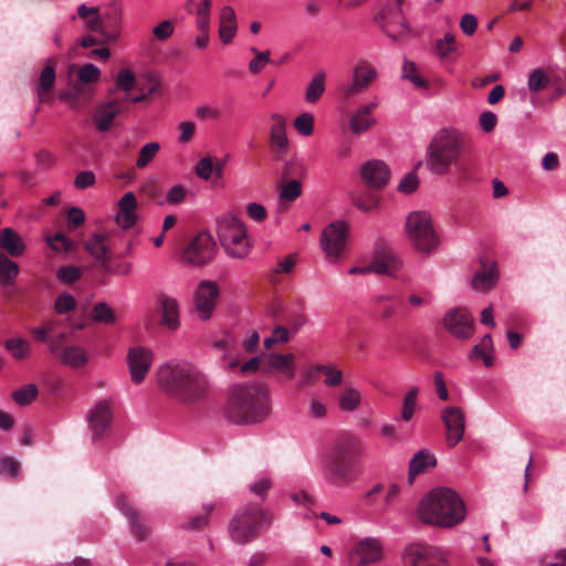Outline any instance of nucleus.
<instances>
[{
	"mask_svg": "<svg viewBox=\"0 0 566 566\" xmlns=\"http://www.w3.org/2000/svg\"><path fill=\"white\" fill-rule=\"evenodd\" d=\"M4 347L17 360L25 359L31 352L30 343L21 337H13L7 339L4 343Z\"/></svg>",
	"mask_w": 566,
	"mask_h": 566,
	"instance_id": "nucleus-44",
	"label": "nucleus"
},
{
	"mask_svg": "<svg viewBox=\"0 0 566 566\" xmlns=\"http://www.w3.org/2000/svg\"><path fill=\"white\" fill-rule=\"evenodd\" d=\"M75 306V298L69 293H62L56 297L54 308L56 313L65 314L73 311Z\"/></svg>",
	"mask_w": 566,
	"mask_h": 566,
	"instance_id": "nucleus-64",
	"label": "nucleus"
},
{
	"mask_svg": "<svg viewBox=\"0 0 566 566\" xmlns=\"http://www.w3.org/2000/svg\"><path fill=\"white\" fill-rule=\"evenodd\" d=\"M0 249L12 258H18L24 253L25 244L15 230L12 228H3L0 230Z\"/></svg>",
	"mask_w": 566,
	"mask_h": 566,
	"instance_id": "nucleus-34",
	"label": "nucleus"
},
{
	"mask_svg": "<svg viewBox=\"0 0 566 566\" xmlns=\"http://www.w3.org/2000/svg\"><path fill=\"white\" fill-rule=\"evenodd\" d=\"M272 521V514L259 504L244 505L232 516L229 536L237 544H248L259 536L262 526H270Z\"/></svg>",
	"mask_w": 566,
	"mask_h": 566,
	"instance_id": "nucleus-5",
	"label": "nucleus"
},
{
	"mask_svg": "<svg viewBox=\"0 0 566 566\" xmlns=\"http://www.w3.org/2000/svg\"><path fill=\"white\" fill-rule=\"evenodd\" d=\"M154 360L151 349L144 346H134L128 349L126 363L133 382L140 384L148 374Z\"/></svg>",
	"mask_w": 566,
	"mask_h": 566,
	"instance_id": "nucleus-14",
	"label": "nucleus"
},
{
	"mask_svg": "<svg viewBox=\"0 0 566 566\" xmlns=\"http://www.w3.org/2000/svg\"><path fill=\"white\" fill-rule=\"evenodd\" d=\"M158 388L184 405H197L208 399L210 380L197 365L172 360L160 365L156 373Z\"/></svg>",
	"mask_w": 566,
	"mask_h": 566,
	"instance_id": "nucleus-1",
	"label": "nucleus"
},
{
	"mask_svg": "<svg viewBox=\"0 0 566 566\" xmlns=\"http://www.w3.org/2000/svg\"><path fill=\"white\" fill-rule=\"evenodd\" d=\"M443 324L458 338H469L473 334V317L467 310L457 308L448 312Z\"/></svg>",
	"mask_w": 566,
	"mask_h": 566,
	"instance_id": "nucleus-24",
	"label": "nucleus"
},
{
	"mask_svg": "<svg viewBox=\"0 0 566 566\" xmlns=\"http://www.w3.org/2000/svg\"><path fill=\"white\" fill-rule=\"evenodd\" d=\"M437 465V459L427 449L418 451L409 462L408 482L411 484L416 476Z\"/></svg>",
	"mask_w": 566,
	"mask_h": 566,
	"instance_id": "nucleus-33",
	"label": "nucleus"
},
{
	"mask_svg": "<svg viewBox=\"0 0 566 566\" xmlns=\"http://www.w3.org/2000/svg\"><path fill=\"white\" fill-rule=\"evenodd\" d=\"M216 505L213 503H205L202 510L205 514L192 517L184 527L187 530L198 531L206 527L209 523V515L213 512Z\"/></svg>",
	"mask_w": 566,
	"mask_h": 566,
	"instance_id": "nucleus-52",
	"label": "nucleus"
},
{
	"mask_svg": "<svg viewBox=\"0 0 566 566\" xmlns=\"http://www.w3.org/2000/svg\"><path fill=\"white\" fill-rule=\"evenodd\" d=\"M493 342L490 334L482 337L479 344H476L471 352L470 358H481L485 367L493 366Z\"/></svg>",
	"mask_w": 566,
	"mask_h": 566,
	"instance_id": "nucleus-40",
	"label": "nucleus"
},
{
	"mask_svg": "<svg viewBox=\"0 0 566 566\" xmlns=\"http://www.w3.org/2000/svg\"><path fill=\"white\" fill-rule=\"evenodd\" d=\"M349 226L342 220L328 223L322 231L319 247L329 263H339L348 250Z\"/></svg>",
	"mask_w": 566,
	"mask_h": 566,
	"instance_id": "nucleus-10",
	"label": "nucleus"
},
{
	"mask_svg": "<svg viewBox=\"0 0 566 566\" xmlns=\"http://www.w3.org/2000/svg\"><path fill=\"white\" fill-rule=\"evenodd\" d=\"M46 242L50 248L56 252H70L74 248L73 241L66 238L63 233H56L53 237H48Z\"/></svg>",
	"mask_w": 566,
	"mask_h": 566,
	"instance_id": "nucleus-60",
	"label": "nucleus"
},
{
	"mask_svg": "<svg viewBox=\"0 0 566 566\" xmlns=\"http://www.w3.org/2000/svg\"><path fill=\"white\" fill-rule=\"evenodd\" d=\"M384 558V546L379 538L365 537L356 541V566H376Z\"/></svg>",
	"mask_w": 566,
	"mask_h": 566,
	"instance_id": "nucleus-19",
	"label": "nucleus"
},
{
	"mask_svg": "<svg viewBox=\"0 0 566 566\" xmlns=\"http://www.w3.org/2000/svg\"><path fill=\"white\" fill-rule=\"evenodd\" d=\"M117 506L130 522V532L138 541H145L149 535V527L144 523L139 512L132 507L127 499L120 495L117 499Z\"/></svg>",
	"mask_w": 566,
	"mask_h": 566,
	"instance_id": "nucleus-28",
	"label": "nucleus"
},
{
	"mask_svg": "<svg viewBox=\"0 0 566 566\" xmlns=\"http://www.w3.org/2000/svg\"><path fill=\"white\" fill-rule=\"evenodd\" d=\"M219 296V287L217 283L211 281H202L198 285L195 295L196 311L200 318L209 319Z\"/></svg>",
	"mask_w": 566,
	"mask_h": 566,
	"instance_id": "nucleus-21",
	"label": "nucleus"
},
{
	"mask_svg": "<svg viewBox=\"0 0 566 566\" xmlns=\"http://www.w3.org/2000/svg\"><path fill=\"white\" fill-rule=\"evenodd\" d=\"M38 396V387L33 384H29L19 388L12 392V399L19 406L29 405Z\"/></svg>",
	"mask_w": 566,
	"mask_h": 566,
	"instance_id": "nucleus-50",
	"label": "nucleus"
},
{
	"mask_svg": "<svg viewBox=\"0 0 566 566\" xmlns=\"http://www.w3.org/2000/svg\"><path fill=\"white\" fill-rule=\"evenodd\" d=\"M76 15L84 21V25L88 31L102 35L103 25L98 7H87L84 3L80 4L76 10Z\"/></svg>",
	"mask_w": 566,
	"mask_h": 566,
	"instance_id": "nucleus-36",
	"label": "nucleus"
},
{
	"mask_svg": "<svg viewBox=\"0 0 566 566\" xmlns=\"http://www.w3.org/2000/svg\"><path fill=\"white\" fill-rule=\"evenodd\" d=\"M418 516L426 524L452 527L464 518L465 506L455 491L434 489L420 502Z\"/></svg>",
	"mask_w": 566,
	"mask_h": 566,
	"instance_id": "nucleus-3",
	"label": "nucleus"
},
{
	"mask_svg": "<svg viewBox=\"0 0 566 566\" xmlns=\"http://www.w3.org/2000/svg\"><path fill=\"white\" fill-rule=\"evenodd\" d=\"M62 365L71 368L84 367L88 361L87 353L77 345H66L64 342L60 350L54 355Z\"/></svg>",
	"mask_w": 566,
	"mask_h": 566,
	"instance_id": "nucleus-32",
	"label": "nucleus"
},
{
	"mask_svg": "<svg viewBox=\"0 0 566 566\" xmlns=\"http://www.w3.org/2000/svg\"><path fill=\"white\" fill-rule=\"evenodd\" d=\"M135 90L138 92V94L135 96L130 95L128 103L137 104V103L146 101L148 98V96H150V95H159L160 94V83L155 78H150L148 90H145L143 86H140L139 83H137V87H135Z\"/></svg>",
	"mask_w": 566,
	"mask_h": 566,
	"instance_id": "nucleus-51",
	"label": "nucleus"
},
{
	"mask_svg": "<svg viewBox=\"0 0 566 566\" xmlns=\"http://www.w3.org/2000/svg\"><path fill=\"white\" fill-rule=\"evenodd\" d=\"M223 368L227 370H235L239 368L240 374L250 375L259 369L263 370V354L260 356L252 357L245 363H241L240 358L224 355L222 358Z\"/></svg>",
	"mask_w": 566,
	"mask_h": 566,
	"instance_id": "nucleus-35",
	"label": "nucleus"
},
{
	"mask_svg": "<svg viewBox=\"0 0 566 566\" xmlns=\"http://www.w3.org/2000/svg\"><path fill=\"white\" fill-rule=\"evenodd\" d=\"M250 51L254 54V57L249 62V72L259 74L271 62L270 51H259L256 48H251Z\"/></svg>",
	"mask_w": 566,
	"mask_h": 566,
	"instance_id": "nucleus-49",
	"label": "nucleus"
},
{
	"mask_svg": "<svg viewBox=\"0 0 566 566\" xmlns=\"http://www.w3.org/2000/svg\"><path fill=\"white\" fill-rule=\"evenodd\" d=\"M405 566H444L441 553L431 546L410 545L403 555Z\"/></svg>",
	"mask_w": 566,
	"mask_h": 566,
	"instance_id": "nucleus-17",
	"label": "nucleus"
},
{
	"mask_svg": "<svg viewBox=\"0 0 566 566\" xmlns=\"http://www.w3.org/2000/svg\"><path fill=\"white\" fill-rule=\"evenodd\" d=\"M137 199L133 192H126L118 201L115 221L123 229L132 228L137 221Z\"/></svg>",
	"mask_w": 566,
	"mask_h": 566,
	"instance_id": "nucleus-30",
	"label": "nucleus"
},
{
	"mask_svg": "<svg viewBox=\"0 0 566 566\" xmlns=\"http://www.w3.org/2000/svg\"><path fill=\"white\" fill-rule=\"evenodd\" d=\"M214 241L208 232H200L190 240L182 252V261L191 265H203L214 254Z\"/></svg>",
	"mask_w": 566,
	"mask_h": 566,
	"instance_id": "nucleus-12",
	"label": "nucleus"
},
{
	"mask_svg": "<svg viewBox=\"0 0 566 566\" xmlns=\"http://www.w3.org/2000/svg\"><path fill=\"white\" fill-rule=\"evenodd\" d=\"M302 195V182L297 179L286 181L280 187V200L292 202Z\"/></svg>",
	"mask_w": 566,
	"mask_h": 566,
	"instance_id": "nucleus-46",
	"label": "nucleus"
},
{
	"mask_svg": "<svg viewBox=\"0 0 566 566\" xmlns=\"http://www.w3.org/2000/svg\"><path fill=\"white\" fill-rule=\"evenodd\" d=\"M94 95L92 86L73 82L67 88L60 92L59 98L65 102L72 109L80 111L88 104Z\"/></svg>",
	"mask_w": 566,
	"mask_h": 566,
	"instance_id": "nucleus-27",
	"label": "nucleus"
},
{
	"mask_svg": "<svg viewBox=\"0 0 566 566\" xmlns=\"http://www.w3.org/2000/svg\"><path fill=\"white\" fill-rule=\"evenodd\" d=\"M273 124L270 128L271 148L276 154H283L287 149L289 140L286 137V120L280 114H272Z\"/></svg>",
	"mask_w": 566,
	"mask_h": 566,
	"instance_id": "nucleus-31",
	"label": "nucleus"
},
{
	"mask_svg": "<svg viewBox=\"0 0 566 566\" xmlns=\"http://www.w3.org/2000/svg\"><path fill=\"white\" fill-rule=\"evenodd\" d=\"M326 75L324 72H317L312 77L305 88L304 98L308 104H315L319 101L325 92Z\"/></svg>",
	"mask_w": 566,
	"mask_h": 566,
	"instance_id": "nucleus-41",
	"label": "nucleus"
},
{
	"mask_svg": "<svg viewBox=\"0 0 566 566\" xmlns=\"http://www.w3.org/2000/svg\"><path fill=\"white\" fill-rule=\"evenodd\" d=\"M61 324L57 319H49L42 325L30 328V333L36 342L48 344L49 352L55 355L66 342L67 334L59 331Z\"/></svg>",
	"mask_w": 566,
	"mask_h": 566,
	"instance_id": "nucleus-15",
	"label": "nucleus"
},
{
	"mask_svg": "<svg viewBox=\"0 0 566 566\" xmlns=\"http://www.w3.org/2000/svg\"><path fill=\"white\" fill-rule=\"evenodd\" d=\"M137 81L134 73L129 70H122L116 76V85L113 92L123 91L125 94L119 99L128 104V99L130 98V92L137 87Z\"/></svg>",
	"mask_w": 566,
	"mask_h": 566,
	"instance_id": "nucleus-43",
	"label": "nucleus"
},
{
	"mask_svg": "<svg viewBox=\"0 0 566 566\" xmlns=\"http://www.w3.org/2000/svg\"><path fill=\"white\" fill-rule=\"evenodd\" d=\"M402 77L410 81L418 88L428 87L427 80L418 74V69L415 62L406 60L402 66Z\"/></svg>",
	"mask_w": 566,
	"mask_h": 566,
	"instance_id": "nucleus-48",
	"label": "nucleus"
},
{
	"mask_svg": "<svg viewBox=\"0 0 566 566\" xmlns=\"http://www.w3.org/2000/svg\"><path fill=\"white\" fill-rule=\"evenodd\" d=\"M549 84V77L546 72L542 69H535L531 72L528 76V88L532 92H539L546 88Z\"/></svg>",
	"mask_w": 566,
	"mask_h": 566,
	"instance_id": "nucleus-53",
	"label": "nucleus"
},
{
	"mask_svg": "<svg viewBox=\"0 0 566 566\" xmlns=\"http://www.w3.org/2000/svg\"><path fill=\"white\" fill-rule=\"evenodd\" d=\"M113 420L112 403L109 400L98 401L92 409L88 417V424L93 432V440L101 439Z\"/></svg>",
	"mask_w": 566,
	"mask_h": 566,
	"instance_id": "nucleus-25",
	"label": "nucleus"
},
{
	"mask_svg": "<svg viewBox=\"0 0 566 566\" xmlns=\"http://www.w3.org/2000/svg\"><path fill=\"white\" fill-rule=\"evenodd\" d=\"M375 22L394 42L406 40L410 33V28L405 20L402 9L398 7L381 8L375 18Z\"/></svg>",
	"mask_w": 566,
	"mask_h": 566,
	"instance_id": "nucleus-11",
	"label": "nucleus"
},
{
	"mask_svg": "<svg viewBox=\"0 0 566 566\" xmlns=\"http://www.w3.org/2000/svg\"><path fill=\"white\" fill-rule=\"evenodd\" d=\"M126 111V104L119 97L112 98L106 102L98 103L93 114V122L98 132H108L115 118Z\"/></svg>",
	"mask_w": 566,
	"mask_h": 566,
	"instance_id": "nucleus-18",
	"label": "nucleus"
},
{
	"mask_svg": "<svg viewBox=\"0 0 566 566\" xmlns=\"http://www.w3.org/2000/svg\"><path fill=\"white\" fill-rule=\"evenodd\" d=\"M418 397V388H411L403 398L401 418L405 421H409L415 412Z\"/></svg>",
	"mask_w": 566,
	"mask_h": 566,
	"instance_id": "nucleus-58",
	"label": "nucleus"
},
{
	"mask_svg": "<svg viewBox=\"0 0 566 566\" xmlns=\"http://www.w3.org/2000/svg\"><path fill=\"white\" fill-rule=\"evenodd\" d=\"M270 411V394L265 385L238 384L229 391L224 417L235 424H250L263 421Z\"/></svg>",
	"mask_w": 566,
	"mask_h": 566,
	"instance_id": "nucleus-2",
	"label": "nucleus"
},
{
	"mask_svg": "<svg viewBox=\"0 0 566 566\" xmlns=\"http://www.w3.org/2000/svg\"><path fill=\"white\" fill-rule=\"evenodd\" d=\"M293 124L302 136H311L314 132V116L310 113L298 115Z\"/></svg>",
	"mask_w": 566,
	"mask_h": 566,
	"instance_id": "nucleus-57",
	"label": "nucleus"
},
{
	"mask_svg": "<svg viewBox=\"0 0 566 566\" xmlns=\"http://www.w3.org/2000/svg\"><path fill=\"white\" fill-rule=\"evenodd\" d=\"M295 356L292 353L263 354V371L268 374H280L289 379L295 376Z\"/></svg>",
	"mask_w": 566,
	"mask_h": 566,
	"instance_id": "nucleus-23",
	"label": "nucleus"
},
{
	"mask_svg": "<svg viewBox=\"0 0 566 566\" xmlns=\"http://www.w3.org/2000/svg\"><path fill=\"white\" fill-rule=\"evenodd\" d=\"M408 241L420 253L429 254L439 245V238L429 212L417 210L410 212L405 223Z\"/></svg>",
	"mask_w": 566,
	"mask_h": 566,
	"instance_id": "nucleus-6",
	"label": "nucleus"
},
{
	"mask_svg": "<svg viewBox=\"0 0 566 566\" xmlns=\"http://www.w3.org/2000/svg\"><path fill=\"white\" fill-rule=\"evenodd\" d=\"M497 271L494 265L488 268L485 263L472 277V287L479 292H486L491 290L497 281Z\"/></svg>",
	"mask_w": 566,
	"mask_h": 566,
	"instance_id": "nucleus-37",
	"label": "nucleus"
},
{
	"mask_svg": "<svg viewBox=\"0 0 566 566\" xmlns=\"http://www.w3.org/2000/svg\"><path fill=\"white\" fill-rule=\"evenodd\" d=\"M363 182L373 190L385 188L390 178L389 167L379 159L366 161L360 169Z\"/></svg>",
	"mask_w": 566,
	"mask_h": 566,
	"instance_id": "nucleus-20",
	"label": "nucleus"
},
{
	"mask_svg": "<svg viewBox=\"0 0 566 566\" xmlns=\"http://www.w3.org/2000/svg\"><path fill=\"white\" fill-rule=\"evenodd\" d=\"M376 106L377 103L371 102L356 109V135L367 132L376 124V118L373 116Z\"/></svg>",
	"mask_w": 566,
	"mask_h": 566,
	"instance_id": "nucleus-39",
	"label": "nucleus"
},
{
	"mask_svg": "<svg viewBox=\"0 0 566 566\" xmlns=\"http://www.w3.org/2000/svg\"><path fill=\"white\" fill-rule=\"evenodd\" d=\"M161 306V323L170 328H177L179 325V311L178 304L175 298L165 294L159 296Z\"/></svg>",
	"mask_w": 566,
	"mask_h": 566,
	"instance_id": "nucleus-38",
	"label": "nucleus"
},
{
	"mask_svg": "<svg viewBox=\"0 0 566 566\" xmlns=\"http://www.w3.org/2000/svg\"><path fill=\"white\" fill-rule=\"evenodd\" d=\"M55 66L52 61H49L45 67L41 71L39 81H38V88L43 90H52L54 83H55Z\"/></svg>",
	"mask_w": 566,
	"mask_h": 566,
	"instance_id": "nucleus-56",
	"label": "nucleus"
},
{
	"mask_svg": "<svg viewBox=\"0 0 566 566\" xmlns=\"http://www.w3.org/2000/svg\"><path fill=\"white\" fill-rule=\"evenodd\" d=\"M101 72L98 67H96L92 63H87L81 67H78L77 71V80L75 82L91 86V84L96 83L99 80Z\"/></svg>",
	"mask_w": 566,
	"mask_h": 566,
	"instance_id": "nucleus-47",
	"label": "nucleus"
},
{
	"mask_svg": "<svg viewBox=\"0 0 566 566\" xmlns=\"http://www.w3.org/2000/svg\"><path fill=\"white\" fill-rule=\"evenodd\" d=\"M354 94V81L340 88L339 119L336 136V158L345 161L350 158L354 139V113L350 109V98Z\"/></svg>",
	"mask_w": 566,
	"mask_h": 566,
	"instance_id": "nucleus-7",
	"label": "nucleus"
},
{
	"mask_svg": "<svg viewBox=\"0 0 566 566\" xmlns=\"http://www.w3.org/2000/svg\"><path fill=\"white\" fill-rule=\"evenodd\" d=\"M436 51L441 60H454L453 53L457 51L454 34L447 33L443 39L437 40Z\"/></svg>",
	"mask_w": 566,
	"mask_h": 566,
	"instance_id": "nucleus-45",
	"label": "nucleus"
},
{
	"mask_svg": "<svg viewBox=\"0 0 566 566\" xmlns=\"http://www.w3.org/2000/svg\"><path fill=\"white\" fill-rule=\"evenodd\" d=\"M441 420L446 428L447 444L454 448L464 437L465 413L459 407L449 406L442 410Z\"/></svg>",
	"mask_w": 566,
	"mask_h": 566,
	"instance_id": "nucleus-13",
	"label": "nucleus"
},
{
	"mask_svg": "<svg viewBox=\"0 0 566 566\" xmlns=\"http://www.w3.org/2000/svg\"><path fill=\"white\" fill-rule=\"evenodd\" d=\"M217 232L224 250L233 258L242 259L250 251L245 224L235 216H223L218 220Z\"/></svg>",
	"mask_w": 566,
	"mask_h": 566,
	"instance_id": "nucleus-8",
	"label": "nucleus"
},
{
	"mask_svg": "<svg viewBox=\"0 0 566 566\" xmlns=\"http://www.w3.org/2000/svg\"><path fill=\"white\" fill-rule=\"evenodd\" d=\"M159 149L160 145L156 142L146 144L138 154L137 168H145L157 156Z\"/></svg>",
	"mask_w": 566,
	"mask_h": 566,
	"instance_id": "nucleus-54",
	"label": "nucleus"
},
{
	"mask_svg": "<svg viewBox=\"0 0 566 566\" xmlns=\"http://www.w3.org/2000/svg\"><path fill=\"white\" fill-rule=\"evenodd\" d=\"M93 319L101 323L112 324L115 322V313L106 303H97L92 311Z\"/></svg>",
	"mask_w": 566,
	"mask_h": 566,
	"instance_id": "nucleus-59",
	"label": "nucleus"
},
{
	"mask_svg": "<svg viewBox=\"0 0 566 566\" xmlns=\"http://www.w3.org/2000/svg\"><path fill=\"white\" fill-rule=\"evenodd\" d=\"M461 148L459 136L448 130L439 132L427 148V168L434 175L443 176L454 166L465 177L467 169L460 157Z\"/></svg>",
	"mask_w": 566,
	"mask_h": 566,
	"instance_id": "nucleus-4",
	"label": "nucleus"
},
{
	"mask_svg": "<svg viewBox=\"0 0 566 566\" xmlns=\"http://www.w3.org/2000/svg\"><path fill=\"white\" fill-rule=\"evenodd\" d=\"M400 269L401 261L399 258L390 249L380 248L376 250L375 261L370 265L356 266V274L375 272L377 274L396 276Z\"/></svg>",
	"mask_w": 566,
	"mask_h": 566,
	"instance_id": "nucleus-16",
	"label": "nucleus"
},
{
	"mask_svg": "<svg viewBox=\"0 0 566 566\" xmlns=\"http://www.w3.org/2000/svg\"><path fill=\"white\" fill-rule=\"evenodd\" d=\"M354 459V441L350 438L339 440L329 452L325 463V479L343 485L349 482Z\"/></svg>",
	"mask_w": 566,
	"mask_h": 566,
	"instance_id": "nucleus-9",
	"label": "nucleus"
},
{
	"mask_svg": "<svg viewBox=\"0 0 566 566\" xmlns=\"http://www.w3.org/2000/svg\"><path fill=\"white\" fill-rule=\"evenodd\" d=\"M321 376L324 377V384L328 387H336L343 381V373L331 365H321Z\"/></svg>",
	"mask_w": 566,
	"mask_h": 566,
	"instance_id": "nucleus-55",
	"label": "nucleus"
},
{
	"mask_svg": "<svg viewBox=\"0 0 566 566\" xmlns=\"http://www.w3.org/2000/svg\"><path fill=\"white\" fill-rule=\"evenodd\" d=\"M379 203L380 196L376 192V190H373L368 195L361 196L358 199H356V208L365 212L375 210L379 206Z\"/></svg>",
	"mask_w": 566,
	"mask_h": 566,
	"instance_id": "nucleus-62",
	"label": "nucleus"
},
{
	"mask_svg": "<svg viewBox=\"0 0 566 566\" xmlns=\"http://www.w3.org/2000/svg\"><path fill=\"white\" fill-rule=\"evenodd\" d=\"M19 273V266L15 262L11 261L4 253L0 252V275L10 281Z\"/></svg>",
	"mask_w": 566,
	"mask_h": 566,
	"instance_id": "nucleus-63",
	"label": "nucleus"
},
{
	"mask_svg": "<svg viewBox=\"0 0 566 566\" xmlns=\"http://www.w3.org/2000/svg\"><path fill=\"white\" fill-rule=\"evenodd\" d=\"M109 239V232H97L92 234L84 243L85 251L93 256L105 271L109 270L112 259Z\"/></svg>",
	"mask_w": 566,
	"mask_h": 566,
	"instance_id": "nucleus-22",
	"label": "nucleus"
},
{
	"mask_svg": "<svg viewBox=\"0 0 566 566\" xmlns=\"http://www.w3.org/2000/svg\"><path fill=\"white\" fill-rule=\"evenodd\" d=\"M375 67L367 61L356 63V92L367 88L376 78Z\"/></svg>",
	"mask_w": 566,
	"mask_h": 566,
	"instance_id": "nucleus-42",
	"label": "nucleus"
},
{
	"mask_svg": "<svg viewBox=\"0 0 566 566\" xmlns=\"http://www.w3.org/2000/svg\"><path fill=\"white\" fill-rule=\"evenodd\" d=\"M102 19V36L105 42H115L120 32L122 23V6L117 2H112L101 11Z\"/></svg>",
	"mask_w": 566,
	"mask_h": 566,
	"instance_id": "nucleus-26",
	"label": "nucleus"
},
{
	"mask_svg": "<svg viewBox=\"0 0 566 566\" xmlns=\"http://www.w3.org/2000/svg\"><path fill=\"white\" fill-rule=\"evenodd\" d=\"M82 276V271L75 265L61 266L56 272V277L64 284H73Z\"/></svg>",
	"mask_w": 566,
	"mask_h": 566,
	"instance_id": "nucleus-61",
	"label": "nucleus"
},
{
	"mask_svg": "<svg viewBox=\"0 0 566 566\" xmlns=\"http://www.w3.org/2000/svg\"><path fill=\"white\" fill-rule=\"evenodd\" d=\"M238 31V20L234 9L231 6H224L219 13L218 35L222 44L228 45L232 42Z\"/></svg>",
	"mask_w": 566,
	"mask_h": 566,
	"instance_id": "nucleus-29",
	"label": "nucleus"
}]
</instances>
